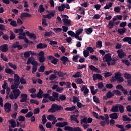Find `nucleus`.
Segmentation results:
<instances>
[{"label":"nucleus","instance_id":"obj_25","mask_svg":"<svg viewBox=\"0 0 131 131\" xmlns=\"http://www.w3.org/2000/svg\"><path fill=\"white\" fill-rule=\"evenodd\" d=\"M52 97L53 98H55L56 101H60V99L58 98H59V93L57 92H53L52 93Z\"/></svg>","mask_w":131,"mask_h":131},{"label":"nucleus","instance_id":"obj_5","mask_svg":"<svg viewBox=\"0 0 131 131\" xmlns=\"http://www.w3.org/2000/svg\"><path fill=\"white\" fill-rule=\"evenodd\" d=\"M83 31V29L82 28L78 29L77 31H76L75 38L80 41L82 40V36H81L80 37L79 35L82 33Z\"/></svg>","mask_w":131,"mask_h":131},{"label":"nucleus","instance_id":"obj_22","mask_svg":"<svg viewBox=\"0 0 131 131\" xmlns=\"http://www.w3.org/2000/svg\"><path fill=\"white\" fill-rule=\"evenodd\" d=\"M19 85L20 84L14 82V84H12L11 85V90H13V91H14V90H18L17 88L18 86H19Z\"/></svg>","mask_w":131,"mask_h":131},{"label":"nucleus","instance_id":"obj_14","mask_svg":"<svg viewBox=\"0 0 131 131\" xmlns=\"http://www.w3.org/2000/svg\"><path fill=\"white\" fill-rule=\"evenodd\" d=\"M32 16V15L29 13L23 12V13H21V14L20 15V18H21V19H22L23 18H24L25 17L27 18H30V17H31Z\"/></svg>","mask_w":131,"mask_h":131},{"label":"nucleus","instance_id":"obj_53","mask_svg":"<svg viewBox=\"0 0 131 131\" xmlns=\"http://www.w3.org/2000/svg\"><path fill=\"white\" fill-rule=\"evenodd\" d=\"M85 67H86V64H78L77 66V68L78 70H81L83 68H85Z\"/></svg>","mask_w":131,"mask_h":131},{"label":"nucleus","instance_id":"obj_12","mask_svg":"<svg viewBox=\"0 0 131 131\" xmlns=\"http://www.w3.org/2000/svg\"><path fill=\"white\" fill-rule=\"evenodd\" d=\"M111 54L107 53L103 57V60L104 62H108L109 61H112V57H111Z\"/></svg>","mask_w":131,"mask_h":131},{"label":"nucleus","instance_id":"obj_29","mask_svg":"<svg viewBox=\"0 0 131 131\" xmlns=\"http://www.w3.org/2000/svg\"><path fill=\"white\" fill-rule=\"evenodd\" d=\"M47 119L50 121H52L56 119V117H55L54 115H49L47 116Z\"/></svg>","mask_w":131,"mask_h":131},{"label":"nucleus","instance_id":"obj_24","mask_svg":"<svg viewBox=\"0 0 131 131\" xmlns=\"http://www.w3.org/2000/svg\"><path fill=\"white\" fill-rule=\"evenodd\" d=\"M118 105L120 113H123L124 112V107L123 105L120 104H118Z\"/></svg>","mask_w":131,"mask_h":131},{"label":"nucleus","instance_id":"obj_52","mask_svg":"<svg viewBox=\"0 0 131 131\" xmlns=\"http://www.w3.org/2000/svg\"><path fill=\"white\" fill-rule=\"evenodd\" d=\"M19 82H20L21 84H26L27 83L26 80L23 77L20 78Z\"/></svg>","mask_w":131,"mask_h":131},{"label":"nucleus","instance_id":"obj_18","mask_svg":"<svg viewBox=\"0 0 131 131\" xmlns=\"http://www.w3.org/2000/svg\"><path fill=\"white\" fill-rule=\"evenodd\" d=\"M109 116L112 119H117L118 118V115L117 113L111 114Z\"/></svg>","mask_w":131,"mask_h":131},{"label":"nucleus","instance_id":"obj_34","mask_svg":"<svg viewBox=\"0 0 131 131\" xmlns=\"http://www.w3.org/2000/svg\"><path fill=\"white\" fill-rule=\"evenodd\" d=\"M5 72L8 74H14V73H15V72H14V71L11 69H6Z\"/></svg>","mask_w":131,"mask_h":131},{"label":"nucleus","instance_id":"obj_6","mask_svg":"<svg viewBox=\"0 0 131 131\" xmlns=\"http://www.w3.org/2000/svg\"><path fill=\"white\" fill-rule=\"evenodd\" d=\"M118 18H117V16H114L113 18V20H110L108 27L110 28V29H112L113 28V26L115 25V21H117Z\"/></svg>","mask_w":131,"mask_h":131},{"label":"nucleus","instance_id":"obj_36","mask_svg":"<svg viewBox=\"0 0 131 131\" xmlns=\"http://www.w3.org/2000/svg\"><path fill=\"white\" fill-rule=\"evenodd\" d=\"M114 96V94L112 93L111 91H108L106 93V98H107V99H110L112 98V97H113Z\"/></svg>","mask_w":131,"mask_h":131},{"label":"nucleus","instance_id":"obj_1","mask_svg":"<svg viewBox=\"0 0 131 131\" xmlns=\"http://www.w3.org/2000/svg\"><path fill=\"white\" fill-rule=\"evenodd\" d=\"M68 125V122L64 121L63 122H58L55 124L57 127H64L63 129L66 131H81L79 127H71Z\"/></svg>","mask_w":131,"mask_h":131},{"label":"nucleus","instance_id":"obj_44","mask_svg":"<svg viewBox=\"0 0 131 131\" xmlns=\"http://www.w3.org/2000/svg\"><path fill=\"white\" fill-rule=\"evenodd\" d=\"M17 120H18V121H20V122H23V121H25V117L23 116H19L17 118Z\"/></svg>","mask_w":131,"mask_h":131},{"label":"nucleus","instance_id":"obj_57","mask_svg":"<svg viewBox=\"0 0 131 131\" xmlns=\"http://www.w3.org/2000/svg\"><path fill=\"white\" fill-rule=\"evenodd\" d=\"M42 25L43 27H47L48 26V23H47V19L43 18L42 19Z\"/></svg>","mask_w":131,"mask_h":131},{"label":"nucleus","instance_id":"obj_15","mask_svg":"<svg viewBox=\"0 0 131 131\" xmlns=\"http://www.w3.org/2000/svg\"><path fill=\"white\" fill-rule=\"evenodd\" d=\"M48 45L46 43H39L37 45V49H46Z\"/></svg>","mask_w":131,"mask_h":131},{"label":"nucleus","instance_id":"obj_46","mask_svg":"<svg viewBox=\"0 0 131 131\" xmlns=\"http://www.w3.org/2000/svg\"><path fill=\"white\" fill-rule=\"evenodd\" d=\"M59 100H61V101H65L66 100V96L64 94H60L59 95V98H58Z\"/></svg>","mask_w":131,"mask_h":131},{"label":"nucleus","instance_id":"obj_31","mask_svg":"<svg viewBox=\"0 0 131 131\" xmlns=\"http://www.w3.org/2000/svg\"><path fill=\"white\" fill-rule=\"evenodd\" d=\"M65 10V4H61V6L58 7V11L59 12H63Z\"/></svg>","mask_w":131,"mask_h":131},{"label":"nucleus","instance_id":"obj_28","mask_svg":"<svg viewBox=\"0 0 131 131\" xmlns=\"http://www.w3.org/2000/svg\"><path fill=\"white\" fill-rule=\"evenodd\" d=\"M10 36L9 37L10 40H13V39H15L16 37V35L14 34V32H13V31H10Z\"/></svg>","mask_w":131,"mask_h":131},{"label":"nucleus","instance_id":"obj_16","mask_svg":"<svg viewBox=\"0 0 131 131\" xmlns=\"http://www.w3.org/2000/svg\"><path fill=\"white\" fill-rule=\"evenodd\" d=\"M20 84V77L17 74H14V82Z\"/></svg>","mask_w":131,"mask_h":131},{"label":"nucleus","instance_id":"obj_47","mask_svg":"<svg viewBox=\"0 0 131 131\" xmlns=\"http://www.w3.org/2000/svg\"><path fill=\"white\" fill-rule=\"evenodd\" d=\"M79 58V55H74L73 56V61L74 62H76V63H78V59Z\"/></svg>","mask_w":131,"mask_h":131},{"label":"nucleus","instance_id":"obj_38","mask_svg":"<svg viewBox=\"0 0 131 131\" xmlns=\"http://www.w3.org/2000/svg\"><path fill=\"white\" fill-rule=\"evenodd\" d=\"M112 3L110 2L107 4H106L105 6L104 7L103 9L105 10H109L110 8L112 7Z\"/></svg>","mask_w":131,"mask_h":131},{"label":"nucleus","instance_id":"obj_54","mask_svg":"<svg viewBox=\"0 0 131 131\" xmlns=\"http://www.w3.org/2000/svg\"><path fill=\"white\" fill-rule=\"evenodd\" d=\"M83 54L84 57H85V58H86V57H89V55H90V52L88 50H84L83 51Z\"/></svg>","mask_w":131,"mask_h":131},{"label":"nucleus","instance_id":"obj_50","mask_svg":"<svg viewBox=\"0 0 131 131\" xmlns=\"http://www.w3.org/2000/svg\"><path fill=\"white\" fill-rule=\"evenodd\" d=\"M65 75H66V73H64L61 71H59L58 75L59 77H64Z\"/></svg>","mask_w":131,"mask_h":131},{"label":"nucleus","instance_id":"obj_62","mask_svg":"<svg viewBox=\"0 0 131 131\" xmlns=\"http://www.w3.org/2000/svg\"><path fill=\"white\" fill-rule=\"evenodd\" d=\"M97 85L98 89H103V88H104V84L102 82L98 83Z\"/></svg>","mask_w":131,"mask_h":131},{"label":"nucleus","instance_id":"obj_13","mask_svg":"<svg viewBox=\"0 0 131 131\" xmlns=\"http://www.w3.org/2000/svg\"><path fill=\"white\" fill-rule=\"evenodd\" d=\"M27 97H28L27 94H21L20 97V99H21L19 100L20 103H24V102H26V101H27Z\"/></svg>","mask_w":131,"mask_h":131},{"label":"nucleus","instance_id":"obj_17","mask_svg":"<svg viewBox=\"0 0 131 131\" xmlns=\"http://www.w3.org/2000/svg\"><path fill=\"white\" fill-rule=\"evenodd\" d=\"M111 112H118V104L113 105L111 110Z\"/></svg>","mask_w":131,"mask_h":131},{"label":"nucleus","instance_id":"obj_60","mask_svg":"<svg viewBox=\"0 0 131 131\" xmlns=\"http://www.w3.org/2000/svg\"><path fill=\"white\" fill-rule=\"evenodd\" d=\"M32 115H33V113L32 112H28L25 116L27 118H30V117H32Z\"/></svg>","mask_w":131,"mask_h":131},{"label":"nucleus","instance_id":"obj_7","mask_svg":"<svg viewBox=\"0 0 131 131\" xmlns=\"http://www.w3.org/2000/svg\"><path fill=\"white\" fill-rule=\"evenodd\" d=\"M117 53L119 59H123L124 57H126V53L123 52L122 49H119L117 50Z\"/></svg>","mask_w":131,"mask_h":131},{"label":"nucleus","instance_id":"obj_8","mask_svg":"<svg viewBox=\"0 0 131 131\" xmlns=\"http://www.w3.org/2000/svg\"><path fill=\"white\" fill-rule=\"evenodd\" d=\"M11 108H12V105L11 104V103L7 102L5 104L4 109L6 112H7V113H9V112H11L12 111Z\"/></svg>","mask_w":131,"mask_h":131},{"label":"nucleus","instance_id":"obj_45","mask_svg":"<svg viewBox=\"0 0 131 131\" xmlns=\"http://www.w3.org/2000/svg\"><path fill=\"white\" fill-rule=\"evenodd\" d=\"M124 77L126 79H131V75H130V74L125 73L124 74Z\"/></svg>","mask_w":131,"mask_h":131},{"label":"nucleus","instance_id":"obj_64","mask_svg":"<svg viewBox=\"0 0 131 131\" xmlns=\"http://www.w3.org/2000/svg\"><path fill=\"white\" fill-rule=\"evenodd\" d=\"M30 38H31V39H34V40H35V39H36V35H35L34 33H31Z\"/></svg>","mask_w":131,"mask_h":131},{"label":"nucleus","instance_id":"obj_19","mask_svg":"<svg viewBox=\"0 0 131 131\" xmlns=\"http://www.w3.org/2000/svg\"><path fill=\"white\" fill-rule=\"evenodd\" d=\"M126 31V28H122L118 29V33L121 35L123 34V33H125Z\"/></svg>","mask_w":131,"mask_h":131},{"label":"nucleus","instance_id":"obj_48","mask_svg":"<svg viewBox=\"0 0 131 131\" xmlns=\"http://www.w3.org/2000/svg\"><path fill=\"white\" fill-rule=\"evenodd\" d=\"M93 101L95 103H97V104H100V100L98 98H97V96H94L93 97Z\"/></svg>","mask_w":131,"mask_h":131},{"label":"nucleus","instance_id":"obj_63","mask_svg":"<svg viewBox=\"0 0 131 131\" xmlns=\"http://www.w3.org/2000/svg\"><path fill=\"white\" fill-rule=\"evenodd\" d=\"M113 92L116 96H121V92L119 90H114Z\"/></svg>","mask_w":131,"mask_h":131},{"label":"nucleus","instance_id":"obj_23","mask_svg":"<svg viewBox=\"0 0 131 131\" xmlns=\"http://www.w3.org/2000/svg\"><path fill=\"white\" fill-rule=\"evenodd\" d=\"M62 21L64 25H70L71 24V21L69 20L68 18H63Z\"/></svg>","mask_w":131,"mask_h":131},{"label":"nucleus","instance_id":"obj_21","mask_svg":"<svg viewBox=\"0 0 131 131\" xmlns=\"http://www.w3.org/2000/svg\"><path fill=\"white\" fill-rule=\"evenodd\" d=\"M43 94V91L41 89L39 90V92L37 94V98L38 99H41L42 98V95Z\"/></svg>","mask_w":131,"mask_h":131},{"label":"nucleus","instance_id":"obj_51","mask_svg":"<svg viewBox=\"0 0 131 131\" xmlns=\"http://www.w3.org/2000/svg\"><path fill=\"white\" fill-rule=\"evenodd\" d=\"M8 65L9 66H10V67H11V68H13L14 70H16L17 69V66H16V64H14L12 63V62H9Z\"/></svg>","mask_w":131,"mask_h":131},{"label":"nucleus","instance_id":"obj_30","mask_svg":"<svg viewBox=\"0 0 131 131\" xmlns=\"http://www.w3.org/2000/svg\"><path fill=\"white\" fill-rule=\"evenodd\" d=\"M76 107L74 105H73L72 107H67L64 108V110H66V111H74V110H75L76 109Z\"/></svg>","mask_w":131,"mask_h":131},{"label":"nucleus","instance_id":"obj_9","mask_svg":"<svg viewBox=\"0 0 131 131\" xmlns=\"http://www.w3.org/2000/svg\"><path fill=\"white\" fill-rule=\"evenodd\" d=\"M80 90L81 92H83V96L84 97H86L90 92V90H89V89H88V86L84 85L82 86Z\"/></svg>","mask_w":131,"mask_h":131},{"label":"nucleus","instance_id":"obj_4","mask_svg":"<svg viewBox=\"0 0 131 131\" xmlns=\"http://www.w3.org/2000/svg\"><path fill=\"white\" fill-rule=\"evenodd\" d=\"M38 61L40 63H43L46 61V57H45V52L41 51L38 53Z\"/></svg>","mask_w":131,"mask_h":131},{"label":"nucleus","instance_id":"obj_41","mask_svg":"<svg viewBox=\"0 0 131 131\" xmlns=\"http://www.w3.org/2000/svg\"><path fill=\"white\" fill-rule=\"evenodd\" d=\"M24 57L26 59H27L28 58H29V57H30V51H26L24 53Z\"/></svg>","mask_w":131,"mask_h":131},{"label":"nucleus","instance_id":"obj_43","mask_svg":"<svg viewBox=\"0 0 131 131\" xmlns=\"http://www.w3.org/2000/svg\"><path fill=\"white\" fill-rule=\"evenodd\" d=\"M102 41L98 40L96 42V48H98V49H101V48H102Z\"/></svg>","mask_w":131,"mask_h":131},{"label":"nucleus","instance_id":"obj_33","mask_svg":"<svg viewBox=\"0 0 131 131\" xmlns=\"http://www.w3.org/2000/svg\"><path fill=\"white\" fill-rule=\"evenodd\" d=\"M89 69L90 70H92V71H93L94 72H97L99 69L97 68H95V66L93 65H90L89 66Z\"/></svg>","mask_w":131,"mask_h":131},{"label":"nucleus","instance_id":"obj_26","mask_svg":"<svg viewBox=\"0 0 131 131\" xmlns=\"http://www.w3.org/2000/svg\"><path fill=\"white\" fill-rule=\"evenodd\" d=\"M84 31L86 33V34L90 35L92 32H93V28H89L88 29H84Z\"/></svg>","mask_w":131,"mask_h":131},{"label":"nucleus","instance_id":"obj_10","mask_svg":"<svg viewBox=\"0 0 131 131\" xmlns=\"http://www.w3.org/2000/svg\"><path fill=\"white\" fill-rule=\"evenodd\" d=\"M93 79L94 81H96L97 79H99V80H103V76L99 74H94L93 75Z\"/></svg>","mask_w":131,"mask_h":131},{"label":"nucleus","instance_id":"obj_20","mask_svg":"<svg viewBox=\"0 0 131 131\" xmlns=\"http://www.w3.org/2000/svg\"><path fill=\"white\" fill-rule=\"evenodd\" d=\"M123 41L124 42H128L129 45H131V37H125L123 39Z\"/></svg>","mask_w":131,"mask_h":131},{"label":"nucleus","instance_id":"obj_49","mask_svg":"<svg viewBox=\"0 0 131 131\" xmlns=\"http://www.w3.org/2000/svg\"><path fill=\"white\" fill-rule=\"evenodd\" d=\"M55 78H57V74H51L49 76L50 80H54V79H55Z\"/></svg>","mask_w":131,"mask_h":131},{"label":"nucleus","instance_id":"obj_39","mask_svg":"<svg viewBox=\"0 0 131 131\" xmlns=\"http://www.w3.org/2000/svg\"><path fill=\"white\" fill-rule=\"evenodd\" d=\"M38 11V12H40V13H43V12L45 11V8H43V5H40L39 6V9Z\"/></svg>","mask_w":131,"mask_h":131},{"label":"nucleus","instance_id":"obj_56","mask_svg":"<svg viewBox=\"0 0 131 131\" xmlns=\"http://www.w3.org/2000/svg\"><path fill=\"white\" fill-rule=\"evenodd\" d=\"M30 102L31 104H35L36 105H38L39 104V102L37 100L32 99H30Z\"/></svg>","mask_w":131,"mask_h":131},{"label":"nucleus","instance_id":"obj_37","mask_svg":"<svg viewBox=\"0 0 131 131\" xmlns=\"http://www.w3.org/2000/svg\"><path fill=\"white\" fill-rule=\"evenodd\" d=\"M0 58H1L2 59L4 60L5 62H8V58H7V56H5V54L4 53H1Z\"/></svg>","mask_w":131,"mask_h":131},{"label":"nucleus","instance_id":"obj_2","mask_svg":"<svg viewBox=\"0 0 131 131\" xmlns=\"http://www.w3.org/2000/svg\"><path fill=\"white\" fill-rule=\"evenodd\" d=\"M63 107L61 105H58L56 103L52 104L51 108L48 110V112H51V113H55L57 111H62L63 110Z\"/></svg>","mask_w":131,"mask_h":131},{"label":"nucleus","instance_id":"obj_58","mask_svg":"<svg viewBox=\"0 0 131 131\" xmlns=\"http://www.w3.org/2000/svg\"><path fill=\"white\" fill-rule=\"evenodd\" d=\"M77 117H78V115H73L71 116L70 118L71 120L75 121V120L77 119Z\"/></svg>","mask_w":131,"mask_h":131},{"label":"nucleus","instance_id":"obj_32","mask_svg":"<svg viewBox=\"0 0 131 131\" xmlns=\"http://www.w3.org/2000/svg\"><path fill=\"white\" fill-rule=\"evenodd\" d=\"M122 76V74L120 73V72H118L115 73V78L117 80L118 79L120 78Z\"/></svg>","mask_w":131,"mask_h":131},{"label":"nucleus","instance_id":"obj_11","mask_svg":"<svg viewBox=\"0 0 131 131\" xmlns=\"http://www.w3.org/2000/svg\"><path fill=\"white\" fill-rule=\"evenodd\" d=\"M0 51L3 53H6L9 51V47L7 44H3L0 46Z\"/></svg>","mask_w":131,"mask_h":131},{"label":"nucleus","instance_id":"obj_40","mask_svg":"<svg viewBox=\"0 0 131 131\" xmlns=\"http://www.w3.org/2000/svg\"><path fill=\"white\" fill-rule=\"evenodd\" d=\"M81 72H77L74 75H73L74 78H77V77H81L80 74H81Z\"/></svg>","mask_w":131,"mask_h":131},{"label":"nucleus","instance_id":"obj_27","mask_svg":"<svg viewBox=\"0 0 131 131\" xmlns=\"http://www.w3.org/2000/svg\"><path fill=\"white\" fill-rule=\"evenodd\" d=\"M9 123L11 125V127L12 128H15V127L16 126V122L14 119H11L9 120Z\"/></svg>","mask_w":131,"mask_h":131},{"label":"nucleus","instance_id":"obj_35","mask_svg":"<svg viewBox=\"0 0 131 131\" xmlns=\"http://www.w3.org/2000/svg\"><path fill=\"white\" fill-rule=\"evenodd\" d=\"M123 121H131L130 118L127 117V115L122 116Z\"/></svg>","mask_w":131,"mask_h":131},{"label":"nucleus","instance_id":"obj_55","mask_svg":"<svg viewBox=\"0 0 131 131\" xmlns=\"http://www.w3.org/2000/svg\"><path fill=\"white\" fill-rule=\"evenodd\" d=\"M68 34H69V35H70V36H72V37H75V33H74V32L72 31H69L68 32Z\"/></svg>","mask_w":131,"mask_h":131},{"label":"nucleus","instance_id":"obj_42","mask_svg":"<svg viewBox=\"0 0 131 131\" xmlns=\"http://www.w3.org/2000/svg\"><path fill=\"white\" fill-rule=\"evenodd\" d=\"M122 63L126 65V66H129L130 65V62L128 61L127 59H122Z\"/></svg>","mask_w":131,"mask_h":131},{"label":"nucleus","instance_id":"obj_3","mask_svg":"<svg viewBox=\"0 0 131 131\" xmlns=\"http://www.w3.org/2000/svg\"><path fill=\"white\" fill-rule=\"evenodd\" d=\"M20 94L21 92H20L19 89L12 90V92H11L10 94L9 95V98L11 99V100H14V99L16 100L18 98V97L20 96Z\"/></svg>","mask_w":131,"mask_h":131},{"label":"nucleus","instance_id":"obj_61","mask_svg":"<svg viewBox=\"0 0 131 131\" xmlns=\"http://www.w3.org/2000/svg\"><path fill=\"white\" fill-rule=\"evenodd\" d=\"M60 60L61 61H68L69 62V59H68V57H67V56H62L60 58Z\"/></svg>","mask_w":131,"mask_h":131},{"label":"nucleus","instance_id":"obj_59","mask_svg":"<svg viewBox=\"0 0 131 131\" xmlns=\"http://www.w3.org/2000/svg\"><path fill=\"white\" fill-rule=\"evenodd\" d=\"M24 32V30H23V29H15L14 30L15 33H19H19H21Z\"/></svg>","mask_w":131,"mask_h":131}]
</instances>
